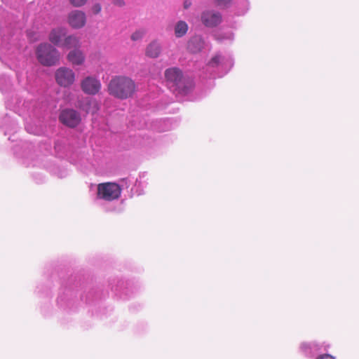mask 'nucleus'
I'll return each instance as SVG.
<instances>
[{"instance_id": "nucleus-9", "label": "nucleus", "mask_w": 359, "mask_h": 359, "mask_svg": "<svg viewBox=\"0 0 359 359\" xmlns=\"http://www.w3.org/2000/svg\"><path fill=\"white\" fill-rule=\"evenodd\" d=\"M202 22L209 27H216L222 22V15L218 12L205 11L201 15Z\"/></svg>"}, {"instance_id": "nucleus-14", "label": "nucleus", "mask_w": 359, "mask_h": 359, "mask_svg": "<svg viewBox=\"0 0 359 359\" xmlns=\"http://www.w3.org/2000/svg\"><path fill=\"white\" fill-rule=\"evenodd\" d=\"M161 52V46L158 42L154 41L151 42L146 49V55L151 58L158 57Z\"/></svg>"}, {"instance_id": "nucleus-3", "label": "nucleus", "mask_w": 359, "mask_h": 359, "mask_svg": "<svg viewBox=\"0 0 359 359\" xmlns=\"http://www.w3.org/2000/svg\"><path fill=\"white\" fill-rule=\"evenodd\" d=\"M122 189L115 182H104L97 185V196L106 201H112L120 198Z\"/></svg>"}, {"instance_id": "nucleus-23", "label": "nucleus", "mask_w": 359, "mask_h": 359, "mask_svg": "<svg viewBox=\"0 0 359 359\" xmlns=\"http://www.w3.org/2000/svg\"><path fill=\"white\" fill-rule=\"evenodd\" d=\"M316 359H335L333 356L329 354H324L319 357H318Z\"/></svg>"}, {"instance_id": "nucleus-24", "label": "nucleus", "mask_w": 359, "mask_h": 359, "mask_svg": "<svg viewBox=\"0 0 359 359\" xmlns=\"http://www.w3.org/2000/svg\"><path fill=\"white\" fill-rule=\"evenodd\" d=\"M191 5V2L190 1L186 0L184 1V8L185 9H187L188 8H189Z\"/></svg>"}, {"instance_id": "nucleus-6", "label": "nucleus", "mask_w": 359, "mask_h": 359, "mask_svg": "<svg viewBox=\"0 0 359 359\" xmlns=\"http://www.w3.org/2000/svg\"><path fill=\"white\" fill-rule=\"evenodd\" d=\"M101 86L100 80L95 76H86L81 81V88L87 95H95L97 94L101 89Z\"/></svg>"}, {"instance_id": "nucleus-11", "label": "nucleus", "mask_w": 359, "mask_h": 359, "mask_svg": "<svg viewBox=\"0 0 359 359\" xmlns=\"http://www.w3.org/2000/svg\"><path fill=\"white\" fill-rule=\"evenodd\" d=\"M166 81L172 86L179 85L182 79V72L177 67H171L165 71Z\"/></svg>"}, {"instance_id": "nucleus-19", "label": "nucleus", "mask_w": 359, "mask_h": 359, "mask_svg": "<svg viewBox=\"0 0 359 359\" xmlns=\"http://www.w3.org/2000/svg\"><path fill=\"white\" fill-rule=\"evenodd\" d=\"M231 1V0H215V4L219 7L225 8L230 4Z\"/></svg>"}, {"instance_id": "nucleus-21", "label": "nucleus", "mask_w": 359, "mask_h": 359, "mask_svg": "<svg viewBox=\"0 0 359 359\" xmlns=\"http://www.w3.org/2000/svg\"><path fill=\"white\" fill-rule=\"evenodd\" d=\"M112 4L118 7L122 8L125 6L126 3L124 0H112Z\"/></svg>"}, {"instance_id": "nucleus-17", "label": "nucleus", "mask_w": 359, "mask_h": 359, "mask_svg": "<svg viewBox=\"0 0 359 359\" xmlns=\"http://www.w3.org/2000/svg\"><path fill=\"white\" fill-rule=\"evenodd\" d=\"M144 33H145L144 31L142 30V29L137 30L134 33L132 34L131 39L133 41L140 40V39H141L142 38V36H144Z\"/></svg>"}, {"instance_id": "nucleus-22", "label": "nucleus", "mask_w": 359, "mask_h": 359, "mask_svg": "<svg viewBox=\"0 0 359 359\" xmlns=\"http://www.w3.org/2000/svg\"><path fill=\"white\" fill-rule=\"evenodd\" d=\"M221 60V57L219 55H216L212 58L210 62V64L212 65H217Z\"/></svg>"}, {"instance_id": "nucleus-12", "label": "nucleus", "mask_w": 359, "mask_h": 359, "mask_svg": "<svg viewBox=\"0 0 359 359\" xmlns=\"http://www.w3.org/2000/svg\"><path fill=\"white\" fill-rule=\"evenodd\" d=\"M67 59L72 65L80 66L85 62V55L82 50L76 48L69 52Z\"/></svg>"}, {"instance_id": "nucleus-18", "label": "nucleus", "mask_w": 359, "mask_h": 359, "mask_svg": "<svg viewBox=\"0 0 359 359\" xmlns=\"http://www.w3.org/2000/svg\"><path fill=\"white\" fill-rule=\"evenodd\" d=\"M88 0H69L70 4L74 7H81Z\"/></svg>"}, {"instance_id": "nucleus-20", "label": "nucleus", "mask_w": 359, "mask_h": 359, "mask_svg": "<svg viewBox=\"0 0 359 359\" xmlns=\"http://www.w3.org/2000/svg\"><path fill=\"white\" fill-rule=\"evenodd\" d=\"M92 12L93 14H99L102 10L101 5L100 4H95L92 6Z\"/></svg>"}, {"instance_id": "nucleus-5", "label": "nucleus", "mask_w": 359, "mask_h": 359, "mask_svg": "<svg viewBox=\"0 0 359 359\" xmlns=\"http://www.w3.org/2000/svg\"><path fill=\"white\" fill-rule=\"evenodd\" d=\"M55 79L60 86L67 88L73 85L75 82L76 74L72 69L62 67L55 71Z\"/></svg>"}, {"instance_id": "nucleus-2", "label": "nucleus", "mask_w": 359, "mask_h": 359, "mask_svg": "<svg viewBox=\"0 0 359 359\" xmlns=\"http://www.w3.org/2000/svg\"><path fill=\"white\" fill-rule=\"evenodd\" d=\"M38 61L43 66L50 67L56 65L60 58L59 51L51 44L43 43L36 49Z\"/></svg>"}, {"instance_id": "nucleus-13", "label": "nucleus", "mask_w": 359, "mask_h": 359, "mask_svg": "<svg viewBox=\"0 0 359 359\" xmlns=\"http://www.w3.org/2000/svg\"><path fill=\"white\" fill-rule=\"evenodd\" d=\"M81 47V41L79 37L74 34H69L68 35L67 34L63 43L61 46V48H65L67 49H71V48H80Z\"/></svg>"}, {"instance_id": "nucleus-8", "label": "nucleus", "mask_w": 359, "mask_h": 359, "mask_svg": "<svg viewBox=\"0 0 359 359\" xmlns=\"http://www.w3.org/2000/svg\"><path fill=\"white\" fill-rule=\"evenodd\" d=\"M76 107L81 111H85L86 114H96L100 109L98 102L91 97H85L79 100L77 102Z\"/></svg>"}, {"instance_id": "nucleus-1", "label": "nucleus", "mask_w": 359, "mask_h": 359, "mask_svg": "<svg viewBox=\"0 0 359 359\" xmlns=\"http://www.w3.org/2000/svg\"><path fill=\"white\" fill-rule=\"evenodd\" d=\"M107 87L109 95L121 100L132 98L137 91L135 81L123 75L113 76Z\"/></svg>"}, {"instance_id": "nucleus-7", "label": "nucleus", "mask_w": 359, "mask_h": 359, "mask_svg": "<svg viewBox=\"0 0 359 359\" xmlns=\"http://www.w3.org/2000/svg\"><path fill=\"white\" fill-rule=\"evenodd\" d=\"M67 22L73 29H81L86 24V15L79 10L71 11L67 16Z\"/></svg>"}, {"instance_id": "nucleus-15", "label": "nucleus", "mask_w": 359, "mask_h": 359, "mask_svg": "<svg viewBox=\"0 0 359 359\" xmlns=\"http://www.w3.org/2000/svg\"><path fill=\"white\" fill-rule=\"evenodd\" d=\"M203 47V41L201 37H194L188 43V49L192 53L199 52Z\"/></svg>"}, {"instance_id": "nucleus-10", "label": "nucleus", "mask_w": 359, "mask_h": 359, "mask_svg": "<svg viewBox=\"0 0 359 359\" xmlns=\"http://www.w3.org/2000/svg\"><path fill=\"white\" fill-rule=\"evenodd\" d=\"M67 34V29L58 27L53 29L48 35V40L56 46L61 47Z\"/></svg>"}, {"instance_id": "nucleus-16", "label": "nucleus", "mask_w": 359, "mask_h": 359, "mask_svg": "<svg viewBox=\"0 0 359 359\" xmlns=\"http://www.w3.org/2000/svg\"><path fill=\"white\" fill-rule=\"evenodd\" d=\"M188 30V25L184 21H179L175 27V34L177 37H182L186 34Z\"/></svg>"}, {"instance_id": "nucleus-4", "label": "nucleus", "mask_w": 359, "mask_h": 359, "mask_svg": "<svg viewBox=\"0 0 359 359\" xmlns=\"http://www.w3.org/2000/svg\"><path fill=\"white\" fill-rule=\"evenodd\" d=\"M58 120L66 127L74 128L81 123L82 118L79 111L74 109L67 108L60 111Z\"/></svg>"}]
</instances>
